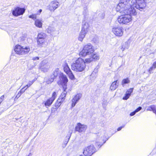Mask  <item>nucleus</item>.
<instances>
[{
  "label": "nucleus",
  "instance_id": "1",
  "mask_svg": "<svg viewBox=\"0 0 156 156\" xmlns=\"http://www.w3.org/2000/svg\"><path fill=\"white\" fill-rule=\"evenodd\" d=\"M120 0L119 3L117 5V8L121 6L126 7L128 9L125 10L126 13L135 15L136 12L134 7L136 9L142 11L146 6V4L145 0ZM126 13V12H125Z\"/></svg>",
  "mask_w": 156,
  "mask_h": 156
},
{
  "label": "nucleus",
  "instance_id": "2",
  "mask_svg": "<svg viewBox=\"0 0 156 156\" xmlns=\"http://www.w3.org/2000/svg\"><path fill=\"white\" fill-rule=\"evenodd\" d=\"M117 11L120 12L121 13H124V14L122 15L119 16L117 19L118 22L121 24H126L129 23L132 20V17L131 15H133L127 13H126V10L128 9V8H126L125 7L121 6L119 9L117 8Z\"/></svg>",
  "mask_w": 156,
  "mask_h": 156
},
{
  "label": "nucleus",
  "instance_id": "3",
  "mask_svg": "<svg viewBox=\"0 0 156 156\" xmlns=\"http://www.w3.org/2000/svg\"><path fill=\"white\" fill-rule=\"evenodd\" d=\"M72 69L73 70L78 71H83L86 67L85 62L83 59L81 58H78L71 65Z\"/></svg>",
  "mask_w": 156,
  "mask_h": 156
},
{
  "label": "nucleus",
  "instance_id": "4",
  "mask_svg": "<svg viewBox=\"0 0 156 156\" xmlns=\"http://www.w3.org/2000/svg\"><path fill=\"white\" fill-rule=\"evenodd\" d=\"M94 51L92 45L89 43L84 46L82 50L80 52L79 55L81 56L85 57L87 55L92 54Z\"/></svg>",
  "mask_w": 156,
  "mask_h": 156
},
{
  "label": "nucleus",
  "instance_id": "5",
  "mask_svg": "<svg viewBox=\"0 0 156 156\" xmlns=\"http://www.w3.org/2000/svg\"><path fill=\"white\" fill-rule=\"evenodd\" d=\"M14 51L18 54L22 55L27 53L30 51L29 47L21 46L18 45L15 46Z\"/></svg>",
  "mask_w": 156,
  "mask_h": 156
},
{
  "label": "nucleus",
  "instance_id": "6",
  "mask_svg": "<svg viewBox=\"0 0 156 156\" xmlns=\"http://www.w3.org/2000/svg\"><path fill=\"white\" fill-rule=\"evenodd\" d=\"M104 132H100L96 134V145L97 146L100 148L106 141H104Z\"/></svg>",
  "mask_w": 156,
  "mask_h": 156
},
{
  "label": "nucleus",
  "instance_id": "7",
  "mask_svg": "<svg viewBox=\"0 0 156 156\" xmlns=\"http://www.w3.org/2000/svg\"><path fill=\"white\" fill-rule=\"evenodd\" d=\"M95 150L94 145H92L85 147L83 153L85 156H90L95 152Z\"/></svg>",
  "mask_w": 156,
  "mask_h": 156
},
{
  "label": "nucleus",
  "instance_id": "8",
  "mask_svg": "<svg viewBox=\"0 0 156 156\" xmlns=\"http://www.w3.org/2000/svg\"><path fill=\"white\" fill-rule=\"evenodd\" d=\"M60 81L61 85L63 87V88L65 89H67V83L68 82V79L66 75L62 73L59 76Z\"/></svg>",
  "mask_w": 156,
  "mask_h": 156
},
{
  "label": "nucleus",
  "instance_id": "9",
  "mask_svg": "<svg viewBox=\"0 0 156 156\" xmlns=\"http://www.w3.org/2000/svg\"><path fill=\"white\" fill-rule=\"evenodd\" d=\"M25 11L24 8L17 7L12 11V14L14 16H17L23 15Z\"/></svg>",
  "mask_w": 156,
  "mask_h": 156
},
{
  "label": "nucleus",
  "instance_id": "10",
  "mask_svg": "<svg viewBox=\"0 0 156 156\" xmlns=\"http://www.w3.org/2000/svg\"><path fill=\"white\" fill-rule=\"evenodd\" d=\"M112 31L113 33L117 36H121L123 34V29L120 27L112 28Z\"/></svg>",
  "mask_w": 156,
  "mask_h": 156
},
{
  "label": "nucleus",
  "instance_id": "11",
  "mask_svg": "<svg viewBox=\"0 0 156 156\" xmlns=\"http://www.w3.org/2000/svg\"><path fill=\"white\" fill-rule=\"evenodd\" d=\"M49 63L46 62V61L43 60L40 65V69L44 72H46L50 68Z\"/></svg>",
  "mask_w": 156,
  "mask_h": 156
},
{
  "label": "nucleus",
  "instance_id": "12",
  "mask_svg": "<svg viewBox=\"0 0 156 156\" xmlns=\"http://www.w3.org/2000/svg\"><path fill=\"white\" fill-rule=\"evenodd\" d=\"M59 6V3L56 1H52L48 6V9L51 11H54Z\"/></svg>",
  "mask_w": 156,
  "mask_h": 156
},
{
  "label": "nucleus",
  "instance_id": "13",
  "mask_svg": "<svg viewBox=\"0 0 156 156\" xmlns=\"http://www.w3.org/2000/svg\"><path fill=\"white\" fill-rule=\"evenodd\" d=\"M87 128V125L82 124L80 123H78L75 127V130L76 131L81 133L85 131Z\"/></svg>",
  "mask_w": 156,
  "mask_h": 156
},
{
  "label": "nucleus",
  "instance_id": "14",
  "mask_svg": "<svg viewBox=\"0 0 156 156\" xmlns=\"http://www.w3.org/2000/svg\"><path fill=\"white\" fill-rule=\"evenodd\" d=\"M81 97V94H78L72 100V107H74L77 102Z\"/></svg>",
  "mask_w": 156,
  "mask_h": 156
},
{
  "label": "nucleus",
  "instance_id": "15",
  "mask_svg": "<svg viewBox=\"0 0 156 156\" xmlns=\"http://www.w3.org/2000/svg\"><path fill=\"white\" fill-rule=\"evenodd\" d=\"M119 82L118 80H116L113 82L110 87V90L112 91L115 90L118 87Z\"/></svg>",
  "mask_w": 156,
  "mask_h": 156
},
{
  "label": "nucleus",
  "instance_id": "16",
  "mask_svg": "<svg viewBox=\"0 0 156 156\" xmlns=\"http://www.w3.org/2000/svg\"><path fill=\"white\" fill-rule=\"evenodd\" d=\"M72 133V130H70L69 131L66 136V138H67V139H66V140L64 142H63L62 144V146L63 148L65 147L66 146L69 140Z\"/></svg>",
  "mask_w": 156,
  "mask_h": 156
},
{
  "label": "nucleus",
  "instance_id": "17",
  "mask_svg": "<svg viewBox=\"0 0 156 156\" xmlns=\"http://www.w3.org/2000/svg\"><path fill=\"white\" fill-rule=\"evenodd\" d=\"M89 27V26L87 23L83 22L82 27L81 31L87 33Z\"/></svg>",
  "mask_w": 156,
  "mask_h": 156
},
{
  "label": "nucleus",
  "instance_id": "18",
  "mask_svg": "<svg viewBox=\"0 0 156 156\" xmlns=\"http://www.w3.org/2000/svg\"><path fill=\"white\" fill-rule=\"evenodd\" d=\"M47 43L45 42V40L44 39H38L37 44L39 47H45L46 46Z\"/></svg>",
  "mask_w": 156,
  "mask_h": 156
},
{
  "label": "nucleus",
  "instance_id": "19",
  "mask_svg": "<svg viewBox=\"0 0 156 156\" xmlns=\"http://www.w3.org/2000/svg\"><path fill=\"white\" fill-rule=\"evenodd\" d=\"M62 67H63L64 71L66 74L71 71L66 63L65 62L63 64Z\"/></svg>",
  "mask_w": 156,
  "mask_h": 156
},
{
  "label": "nucleus",
  "instance_id": "20",
  "mask_svg": "<svg viewBox=\"0 0 156 156\" xmlns=\"http://www.w3.org/2000/svg\"><path fill=\"white\" fill-rule=\"evenodd\" d=\"M35 25L38 28H41L42 25L41 20L39 19H36L35 21Z\"/></svg>",
  "mask_w": 156,
  "mask_h": 156
},
{
  "label": "nucleus",
  "instance_id": "21",
  "mask_svg": "<svg viewBox=\"0 0 156 156\" xmlns=\"http://www.w3.org/2000/svg\"><path fill=\"white\" fill-rule=\"evenodd\" d=\"M63 92L62 93L61 95L58 98L60 99V100H62V102H63L64 100L67 93V92L66 91V89H65L64 88H63Z\"/></svg>",
  "mask_w": 156,
  "mask_h": 156
},
{
  "label": "nucleus",
  "instance_id": "22",
  "mask_svg": "<svg viewBox=\"0 0 156 156\" xmlns=\"http://www.w3.org/2000/svg\"><path fill=\"white\" fill-rule=\"evenodd\" d=\"M46 34L44 33L41 32L38 34L37 36L38 39H44L46 37Z\"/></svg>",
  "mask_w": 156,
  "mask_h": 156
},
{
  "label": "nucleus",
  "instance_id": "23",
  "mask_svg": "<svg viewBox=\"0 0 156 156\" xmlns=\"http://www.w3.org/2000/svg\"><path fill=\"white\" fill-rule=\"evenodd\" d=\"M27 89V87H26V86H25L24 87L22 88L16 95L15 97V98H17V99L20 97L21 95Z\"/></svg>",
  "mask_w": 156,
  "mask_h": 156
},
{
  "label": "nucleus",
  "instance_id": "24",
  "mask_svg": "<svg viewBox=\"0 0 156 156\" xmlns=\"http://www.w3.org/2000/svg\"><path fill=\"white\" fill-rule=\"evenodd\" d=\"M86 34V33L81 31L79 37V40L80 41H82L85 37Z\"/></svg>",
  "mask_w": 156,
  "mask_h": 156
},
{
  "label": "nucleus",
  "instance_id": "25",
  "mask_svg": "<svg viewBox=\"0 0 156 156\" xmlns=\"http://www.w3.org/2000/svg\"><path fill=\"white\" fill-rule=\"evenodd\" d=\"M47 31L48 33L51 34H54L56 32L54 28L50 27L48 28Z\"/></svg>",
  "mask_w": 156,
  "mask_h": 156
},
{
  "label": "nucleus",
  "instance_id": "26",
  "mask_svg": "<svg viewBox=\"0 0 156 156\" xmlns=\"http://www.w3.org/2000/svg\"><path fill=\"white\" fill-rule=\"evenodd\" d=\"M54 101L53 99H52L51 98H49L45 103V105L46 106H50L52 104Z\"/></svg>",
  "mask_w": 156,
  "mask_h": 156
},
{
  "label": "nucleus",
  "instance_id": "27",
  "mask_svg": "<svg viewBox=\"0 0 156 156\" xmlns=\"http://www.w3.org/2000/svg\"><path fill=\"white\" fill-rule=\"evenodd\" d=\"M62 102V100H60V99H58L55 104V107L58 108L61 105V103Z\"/></svg>",
  "mask_w": 156,
  "mask_h": 156
},
{
  "label": "nucleus",
  "instance_id": "28",
  "mask_svg": "<svg viewBox=\"0 0 156 156\" xmlns=\"http://www.w3.org/2000/svg\"><path fill=\"white\" fill-rule=\"evenodd\" d=\"M59 73V69H57L53 72V74L51 76H53L55 79L58 76Z\"/></svg>",
  "mask_w": 156,
  "mask_h": 156
},
{
  "label": "nucleus",
  "instance_id": "29",
  "mask_svg": "<svg viewBox=\"0 0 156 156\" xmlns=\"http://www.w3.org/2000/svg\"><path fill=\"white\" fill-rule=\"evenodd\" d=\"M91 56L92 57L91 58L93 59L98 60L99 58V55L96 54H91Z\"/></svg>",
  "mask_w": 156,
  "mask_h": 156
},
{
  "label": "nucleus",
  "instance_id": "30",
  "mask_svg": "<svg viewBox=\"0 0 156 156\" xmlns=\"http://www.w3.org/2000/svg\"><path fill=\"white\" fill-rule=\"evenodd\" d=\"M130 82V81L128 78L124 79L122 80V85L123 86L124 84L128 83Z\"/></svg>",
  "mask_w": 156,
  "mask_h": 156
},
{
  "label": "nucleus",
  "instance_id": "31",
  "mask_svg": "<svg viewBox=\"0 0 156 156\" xmlns=\"http://www.w3.org/2000/svg\"><path fill=\"white\" fill-rule=\"evenodd\" d=\"M67 74L69 78L72 80H74L75 79L74 76L73 75L71 71L67 73Z\"/></svg>",
  "mask_w": 156,
  "mask_h": 156
},
{
  "label": "nucleus",
  "instance_id": "32",
  "mask_svg": "<svg viewBox=\"0 0 156 156\" xmlns=\"http://www.w3.org/2000/svg\"><path fill=\"white\" fill-rule=\"evenodd\" d=\"M128 48V43H125V44H122L121 49L122 51H123L126 48L127 49Z\"/></svg>",
  "mask_w": 156,
  "mask_h": 156
},
{
  "label": "nucleus",
  "instance_id": "33",
  "mask_svg": "<svg viewBox=\"0 0 156 156\" xmlns=\"http://www.w3.org/2000/svg\"><path fill=\"white\" fill-rule=\"evenodd\" d=\"M54 78L53 76H51V78L48 79V80L46 81V83L48 84L52 83L54 80Z\"/></svg>",
  "mask_w": 156,
  "mask_h": 156
},
{
  "label": "nucleus",
  "instance_id": "34",
  "mask_svg": "<svg viewBox=\"0 0 156 156\" xmlns=\"http://www.w3.org/2000/svg\"><path fill=\"white\" fill-rule=\"evenodd\" d=\"M130 94H128L127 92H126L125 96L123 98V99L124 100H127L130 96Z\"/></svg>",
  "mask_w": 156,
  "mask_h": 156
},
{
  "label": "nucleus",
  "instance_id": "35",
  "mask_svg": "<svg viewBox=\"0 0 156 156\" xmlns=\"http://www.w3.org/2000/svg\"><path fill=\"white\" fill-rule=\"evenodd\" d=\"M29 18L33 19L34 20H35L36 19V14H32L29 16Z\"/></svg>",
  "mask_w": 156,
  "mask_h": 156
},
{
  "label": "nucleus",
  "instance_id": "36",
  "mask_svg": "<svg viewBox=\"0 0 156 156\" xmlns=\"http://www.w3.org/2000/svg\"><path fill=\"white\" fill-rule=\"evenodd\" d=\"M35 80H32L31 81H30L29 83H28V84L26 86H26V87H30L33 83L35 81Z\"/></svg>",
  "mask_w": 156,
  "mask_h": 156
},
{
  "label": "nucleus",
  "instance_id": "37",
  "mask_svg": "<svg viewBox=\"0 0 156 156\" xmlns=\"http://www.w3.org/2000/svg\"><path fill=\"white\" fill-rule=\"evenodd\" d=\"M92 59L91 58H87L85 60V63H90L92 61Z\"/></svg>",
  "mask_w": 156,
  "mask_h": 156
},
{
  "label": "nucleus",
  "instance_id": "38",
  "mask_svg": "<svg viewBox=\"0 0 156 156\" xmlns=\"http://www.w3.org/2000/svg\"><path fill=\"white\" fill-rule=\"evenodd\" d=\"M107 104V101H106L104 100L103 101V102L102 103V105L104 108H105Z\"/></svg>",
  "mask_w": 156,
  "mask_h": 156
},
{
  "label": "nucleus",
  "instance_id": "39",
  "mask_svg": "<svg viewBox=\"0 0 156 156\" xmlns=\"http://www.w3.org/2000/svg\"><path fill=\"white\" fill-rule=\"evenodd\" d=\"M57 96V94L55 92H54L52 94V97L51 98L54 100H55Z\"/></svg>",
  "mask_w": 156,
  "mask_h": 156
},
{
  "label": "nucleus",
  "instance_id": "40",
  "mask_svg": "<svg viewBox=\"0 0 156 156\" xmlns=\"http://www.w3.org/2000/svg\"><path fill=\"white\" fill-rule=\"evenodd\" d=\"M133 88H131L127 90L126 92L131 95V93L133 92Z\"/></svg>",
  "mask_w": 156,
  "mask_h": 156
},
{
  "label": "nucleus",
  "instance_id": "41",
  "mask_svg": "<svg viewBox=\"0 0 156 156\" xmlns=\"http://www.w3.org/2000/svg\"><path fill=\"white\" fill-rule=\"evenodd\" d=\"M57 109L58 108H56L55 107L52 108L51 110V113H54L55 112L57 111Z\"/></svg>",
  "mask_w": 156,
  "mask_h": 156
},
{
  "label": "nucleus",
  "instance_id": "42",
  "mask_svg": "<svg viewBox=\"0 0 156 156\" xmlns=\"http://www.w3.org/2000/svg\"><path fill=\"white\" fill-rule=\"evenodd\" d=\"M141 109H142V107H139L138 108L136 109L135 110V111L136 113V112H138Z\"/></svg>",
  "mask_w": 156,
  "mask_h": 156
},
{
  "label": "nucleus",
  "instance_id": "43",
  "mask_svg": "<svg viewBox=\"0 0 156 156\" xmlns=\"http://www.w3.org/2000/svg\"><path fill=\"white\" fill-rule=\"evenodd\" d=\"M4 98V95H2L0 98V104L3 101Z\"/></svg>",
  "mask_w": 156,
  "mask_h": 156
},
{
  "label": "nucleus",
  "instance_id": "44",
  "mask_svg": "<svg viewBox=\"0 0 156 156\" xmlns=\"http://www.w3.org/2000/svg\"><path fill=\"white\" fill-rule=\"evenodd\" d=\"M153 69H154V68L152 66L149 69H148V72L149 73H151V71L153 70Z\"/></svg>",
  "mask_w": 156,
  "mask_h": 156
},
{
  "label": "nucleus",
  "instance_id": "45",
  "mask_svg": "<svg viewBox=\"0 0 156 156\" xmlns=\"http://www.w3.org/2000/svg\"><path fill=\"white\" fill-rule=\"evenodd\" d=\"M152 66L154 68V69L156 68V61L153 63Z\"/></svg>",
  "mask_w": 156,
  "mask_h": 156
},
{
  "label": "nucleus",
  "instance_id": "46",
  "mask_svg": "<svg viewBox=\"0 0 156 156\" xmlns=\"http://www.w3.org/2000/svg\"><path fill=\"white\" fill-rule=\"evenodd\" d=\"M39 58L38 57H34L32 59L33 60H39Z\"/></svg>",
  "mask_w": 156,
  "mask_h": 156
},
{
  "label": "nucleus",
  "instance_id": "47",
  "mask_svg": "<svg viewBox=\"0 0 156 156\" xmlns=\"http://www.w3.org/2000/svg\"><path fill=\"white\" fill-rule=\"evenodd\" d=\"M136 113V112H135V111H134L131 112L130 114V115L131 116H133L135 115V114Z\"/></svg>",
  "mask_w": 156,
  "mask_h": 156
},
{
  "label": "nucleus",
  "instance_id": "48",
  "mask_svg": "<svg viewBox=\"0 0 156 156\" xmlns=\"http://www.w3.org/2000/svg\"><path fill=\"white\" fill-rule=\"evenodd\" d=\"M35 65H31L30 66L29 68V69H33L34 67L35 66Z\"/></svg>",
  "mask_w": 156,
  "mask_h": 156
},
{
  "label": "nucleus",
  "instance_id": "49",
  "mask_svg": "<svg viewBox=\"0 0 156 156\" xmlns=\"http://www.w3.org/2000/svg\"><path fill=\"white\" fill-rule=\"evenodd\" d=\"M124 127V126H120V127H119L117 129V131H119L120 130L122 129V128H123Z\"/></svg>",
  "mask_w": 156,
  "mask_h": 156
},
{
  "label": "nucleus",
  "instance_id": "50",
  "mask_svg": "<svg viewBox=\"0 0 156 156\" xmlns=\"http://www.w3.org/2000/svg\"><path fill=\"white\" fill-rule=\"evenodd\" d=\"M42 11V10L41 9H40L39 10L38 12L40 14L41 12Z\"/></svg>",
  "mask_w": 156,
  "mask_h": 156
},
{
  "label": "nucleus",
  "instance_id": "51",
  "mask_svg": "<svg viewBox=\"0 0 156 156\" xmlns=\"http://www.w3.org/2000/svg\"><path fill=\"white\" fill-rule=\"evenodd\" d=\"M32 155V154L31 153H30L28 156H31Z\"/></svg>",
  "mask_w": 156,
  "mask_h": 156
},
{
  "label": "nucleus",
  "instance_id": "52",
  "mask_svg": "<svg viewBox=\"0 0 156 156\" xmlns=\"http://www.w3.org/2000/svg\"><path fill=\"white\" fill-rule=\"evenodd\" d=\"M80 156H85V155H80Z\"/></svg>",
  "mask_w": 156,
  "mask_h": 156
}]
</instances>
